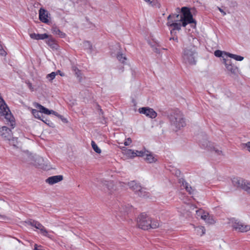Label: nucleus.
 Masks as SVG:
<instances>
[{
	"instance_id": "f257e3e1",
	"label": "nucleus",
	"mask_w": 250,
	"mask_h": 250,
	"mask_svg": "<svg viewBox=\"0 0 250 250\" xmlns=\"http://www.w3.org/2000/svg\"><path fill=\"white\" fill-rule=\"evenodd\" d=\"M181 12V14H170L167 18V24L172 28L170 31L171 34L175 30H180L182 25L185 27L188 23L195 22L191 13L187 7H183Z\"/></svg>"
},
{
	"instance_id": "f03ea898",
	"label": "nucleus",
	"mask_w": 250,
	"mask_h": 250,
	"mask_svg": "<svg viewBox=\"0 0 250 250\" xmlns=\"http://www.w3.org/2000/svg\"><path fill=\"white\" fill-rule=\"evenodd\" d=\"M197 54L194 46H190L184 48L182 54L184 62L188 64L194 65L196 62Z\"/></svg>"
},
{
	"instance_id": "7ed1b4c3",
	"label": "nucleus",
	"mask_w": 250,
	"mask_h": 250,
	"mask_svg": "<svg viewBox=\"0 0 250 250\" xmlns=\"http://www.w3.org/2000/svg\"><path fill=\"white\" fill-rule=\"evenodd\" d=\"M169 119L173 129L177 130L186 125L184 116L180 112H173L169 116Z\"/></svg>"
},
{
	"instance_id": "20e7f679",
	"label": "nucleus",
	"mask_w": 250,
	"mask_h": 250,
	"mask_svg": "<svg viewBox=\"0 0 250 250\" xmlns=\"http://www.w3.org/2000/svg\"><path fill=\"white\" fill-rule=\"evenodd\" d=\"M229 223L232 229L238 232L245 233L250 230V225L242 221L233 218L230 220Z\"/></svg>"
},
{
	"instance_id": "39448f33",
	"label": "nucleus",
	"mask_w": 250,
	"mask_h": 250,
	"mask_svg": "<svg viewBox=\"0 0 250 250\" xmlns=\"http://www.w3.org/2000/svg\"><path fill=\"white\" fill-rule=\"evenodd\" d=\"M34 106L37 108L39 110L36 109H32V113L34 117L37 119L43 121V120L42 119L40 112L44 113L46 115H50L52 114L56 116H59V114L56 112L52 110H49L48 109L38 103L34 104Z\"/></svg>"
},
{
	"instance_id": "423d86ee",
	"label": "nucleus",
	"mask_w": 250,
	"mask_h": 250,
	"mask_svg": "<svg viewBox=\"0 0 250 250\" xmlns=\"http://www.w3.org/2000/svg\"><path fill=\"white\" fill-rule=\"evenodd\" d=\"M138 226L145 230L150 229L151 218L146 214H142L140 215L137 220Z\"/></svg>"
},
{
	"instance_id": "0eeeda50",
	"label": "nucleus",
	"mask_w": 250,
	"mask_h": 250,
	"mask_svg": "<svg viewBox=\"0 0 250 250\" xmlns=\"http://www.w3.org/2000/svg\"><path fill=\"white\" fill-rule=\"evenodd\" d=\"M223 63L224 64L227 70L230 75L238 76L237 72L238 71V67L234 65L231 60L223 59Z\"/></svg>"
},
{
	"instance_id": "6e6552de",
	"label": "nucleus",
	"mask_w": 250,
	"mask_h": 250,
	"mask_svg": "<svg viewBox=\"0 0 250 250\" xmlns=\"http://www.w3.org/2000/svg\"><path fill=\"white\" fill-rule=\"evenodd\" d=\"M232 183L234 186L241 188L246 191V189L250 182L240 177H234L232 179Z\"/></svg>"
},
{
	"instance_id": "1a4fd4ad",
	"label": "nucleus",
	"mask_w": 250,
	"mask_h": 250,
	"mask_svg": "<svg viewBox=\"0 0 250 250\" xmlns=\"http://www.w3.org/2000/svg\"><path fill=\"white\" fill-rule=\"evenodd\" d=\"M139 154L141 155L140 157H144V160L148 163H155L157 161L155 156L146 149L141 150Z\"/></svg>"
},
{
	"instance_id": "9d476101",
	"label": "nucleus",
	"mask_w": 250,
	"mask_h": 250,
	"mask_svg": "<svg viewBox=\"0 0 250 250\" xmlns=\"http://www.w3.org/2000/svg\"><path fill=\"white\" fill-rule=\"evenodd\" d=\"M202 145L205 148H207L211 151H214V152L218 155L222 154L221 147L215 145L213 143L208 140L204 141L202 143Z\"/></svg>"
},
{
	"instance_id": "9b49d317",
	"label": "nucleus",
	"mask_w": 250,
	"mask_h": 250,
	"mask_svg": "<svg viewBox=\"0 0 250 250\" xmlns=\"http://www.w3.org/2000/svg\"><path fill=\"white\" fill-rule=\"evenodd\" d=\"M139 111L141 114H145L146 116L153 119L157 116V113L152 109L148 107H141L139 109Z\"/></svg>"
},
{
	"instance_id": "f8f14e48",
	"label": "nucleus",
	"mask_w": 250,
	"mask_h": 250,
	"mask_svg": "<svg viewBox=\"0 0 250 250\" xmlns=\"http://www.w3.org/2000/svg\"><path fill=\"white\" fill-rule=\"evenodd\" d=\"M0 135L5 140H10L12 136V132L10 129L6 126H3L1 128Z\"/></svg>"
},
{
	"instance_id": "ddd939ff",
	"label": "nucleus",
	"mask_w": 250,
	"mask_h": 250,
	"mask_svg": "<svg viewBox=\"0 0 250 250\" xmlns=\"http://www.w3.org/2000/svg\"><path fill=\"white\" fill-rule=\"evenodd\" d=\"M62 180L63 176L62 175H59L49 177L46 179L45 181L49 185H53L62 181Z\"/></svg>"
},
{
	"instance_id": "4468645a",
	"label": "nucleus",
	"mask_w": 250,
	"mask_h": 250,
	"mask_svg": "<svg viewBox=\"0 0 250 250\" xmlns=\"http://www.w3.org/2000/svg\"><path fill=\"white\" fill-rule=\"evenodd\" d=\"M48 13L43 8H41L39 10V19L44 23H47L49 21L48 20Z\"/></svg>"
},
{
	"instance_id": "2eb2a0df",
	"label": "nucleus",
	"mask_w": 250,
	"mask_h": 250,
	"mask_svg": "<svg viewBox=\"0 0 250 250\" xmlns=\"http://www.w3.org/2000/svg\"><path fill=\"white\" fill-rule=\"evenodd\" d=\"M36 156L33 155L28 151H25L22 154V157L23 160L29 163L32 164L34 162V159Z\"/></svg>"
},
{
	"instance_id": "dca6fc26",
	"label": "nucleus",
	"mask_w": 250,
	"mask_h": 250,
	"mask_svg": "<svg viewBox=\"0 0 250 250\" xmlns=\"http://www.w3.org/2000/svg\"><path fill=\"white\" fill-rule=\"evenodd\" d=\"M140 152H141V150H136L135 151L132 149H126L125 150L124 154L129 158H133L136 156L140 157L141 155L139 154Z\"/></svg>"
},
{
	"instance_id": "f3484780",
	"label": "nucleus",
	"mask_w": 250,
	"mask_h": 250,
	"mask_svg": "<svg viewBox=\"0 0 250 250\" xmlns=\"http://www.w3.org/2000/svg\"><path fill=\"white\" fill-rule=\"evenodd\" d=\"M202 219L204 220L207 224L212 225L215 223V220L212 215H209L208 212L202 216Z\"/></svg>"
},
{
	"instance_id": "a211bd4d",
	"label": "nucleus",
	"mask_w": 250,
	"mask_h": 250,
	"mask_svg": "<svg viewBox=\"0 0 250 250\" xmlns=\"http://www.w3.org/2000/svg\"><path fill=\"white\" fill-rule=\"evenodd\" d=\"M30 37L32 39L39 40L47 39L48 38V35L45 33L42 34L31 33L30 34Z\"/></svg>"
},
{
	"instance_id": "6ab92c4d",
	"label": "nucleus",
	"mask_w": 250,
	"mask_h": 250,
	"mask_svg": "<svg viewBox=\"0 0 250 250\" xmlns=\"http://www.w3.org/2000/svg\"><path fill=\"white\" fill-rule=\"evenodd\" d=\"M128 185L129 188L136 193L138 190L141 189V186L134 181H131L130 182H129Z\"/></svg>"
},
{
	"instance_id": "aec40b11",
	"label": "nucleus",
	"mask_w": 250,
	"mask_h": 250,
	"mask_svg": "<svg viewBox=\"0 0 250 250\" xmlns=\"http://www.w3.org/2000/svg\"><path fill=\"white\" fill-rule=\"evenodd\" d=\"M136 193L138 194L139 196L142 197H149V193L146 191V189L142 188L141 187V189L138 190Z\"/></svg>"
},
{
	"instance_id": "412c9836",
	"label": "nucleus",
	"mask_w": 250,
	"mask_h": 250,
	"mask_svg": "<svg viewBox=\"0 0 250 250\" xmlns=\"http://www.w3.org/2000/svg\"><path fill=\"white\" fill-rule=\"evenodd\" d=\"M43 159L40 156H36L33 165L36 166H42L43 165Z\"/></svg>"
},
{
	"instance_id": "4be33fe9",
	"label": "nucleus",
	"mask_w": 250,
	"mask_h": 250,
	"mask_svg": "<svg viewBox=\"0 0 250 250\" xmlns=\"http://www.w3.org/2000/svg\"><path fill=\"white\" fill-rule=\"evenodd\" d=\"M37 228L36 229H39L40 230V232L44 236H48V233L47 230L45 229V228L41 224H37Z\"/></svg>"
},
{
	"instance_id": "5701e85b",
	"label": "nucleus",
	"mask_w": 250,
	"mask_h": 250,
	"mask_svg": "<svg viewBox=\"0 0 250 250\" xmlns=\"http://www.w3.org/2000/svg\"><path fill=\"white\" fill-rule=\"evenodd\" d=\"M227 56H228L231 58H232L237 61H242L244 60L243 57H242L241 56H239V55H237L236 54H231L230 53L227 54Z\"/></svg>"
},
{
	"instance_id": "b1692460",
	"label": "nucleus",
	"mask_w": 250,
	"mask_h": 250,
	"mask_svg": "<svg viewBox=\"0 0 250 250\" xmlns=\"http://www.w3.org/2000/svg\"><path fill=\"white\" fill-rule=\"evenodd\" d=\"M197 233L198 235L202 236L205 233L206 229L203 226L197 227L196 228Z\"/></svg>"
},
{
	"instance_id": "393cba45",
	"label": "nucleus",
	"mask_w": 250,
	"mask_h": 250,
	"mask_svg": "<svg viewBox=\"0 0 250 250\" xmlns=\"http://www.w3.org/2000/svg\"><path fill=\"white\" fill-rule=\"evenodd\" d=\"M91 146L93 150L97 153L100 154L101 153V149L98 146L94 141L91 142Z\"/></svg>"
},
{
	"instance_id": "a878e982",
	"label": "nucleus",
	"mask_w": 250,
	"mask_h": 250,
	"mask_svg": "<svg viewBox=\"0 0 250 250\" xmlns=\"http://www.w3.org/2000/svg\"><path fill=\"white\" fill-rule=\"evenodd\" d=\"M84 46L86 49L87 50L88 52L91 53L92 51V46L91 43L89 42H85L83 43Z\"/></svg>"
},
{
	"instance_id": "bb28decb",
	"label": "nucleus",
	"mask_w": 250,
	"mask_h": 250,
	"mask_svg": "<svg viewBox=\"0 0 250 250\" xmlns=\"http://www.w3.org/2000/svg\"><path fill=\"white\" fill-rule=\"evenodd\" d=\"M228 53V52L222 51L219 50H217L214 52L215 56L217 57H223V55L227 56V54Z\"/></svg>"
},
{
	"instance_id": "cd10ccee",
	"label": "nucleus",
	"mask_w": 250,
	"mask_h": 250,
	"mask_svg": "<svg viewBox=\"0 0 250 250\" xmlns=\"http://www.w3.org/2000/svg\"><path fill=\"white\" fill-rule=\"evenodd\" d=\"M183 188H185L186 190L188 191L189 193H191L192 190V188L190 186H189L187 182H183Z\"/></svg>"
},
{
	"instance_id": "c85d7f7f",
	"label": "nucleus",
	"mask_w": 250,
	"mask_h": 250,
	"mask_svg": "<svg viewBox=\"0 0 250 250\" xmlns=\"http://www.w3.org/2000/svg\"><path fill=\"white\" fill-rule=\"evenodd\" d=\"M101 184L108 189H110V187H111L113 186V184L109 181H102Z\"/></svg>"
},
{
	"instance_id": "c756f323",
	"label": "nucleus",
	"mask_w": 250,
	"mask_h": 250,
	"mask_svg": "<svg viewBox=\"0 0 250 250\" xmlns=\"http://www.w3.org/2000/svg\"><path fill=\"white\" fill-rule=\"evenodd\" d=\"M57 75V73L53 72L46 76V78L50 81L51 82L53 79H55L56 76Z\"/></svg>"
},
{
	"instance_id": "7c9ffc66",
	"label": "nucleus",
	"mask_w": 250,
	"mask_h": 250,
	"mask_svg": "<svg viewBox=\"0 0 250 250\" xmlns=\"http://www.w3.org/2000/svg\"><path fill=\"white\" fill-rule=\"evenodd\" d=\"M117 57L118 60L122 63H124L126 60V57L123 54H118Z\"/></svg>"
},
{
	"instance_id": "2f4dec72",
	"label": "nucleus",
	"mask_w": 250,
	"mask_h": 250,
	"mask_svg": "<svg viewBox=\"0 0 250 250\" xmlns=\"http://www.w3.org/2000/svg\"><path fill=\"white\" fill-rule=\"evenodd\" d=\"M129 207L123 206L120 208V211L121 213H125L129 211Z\"/></svg>"
},
{
	"instance_id": "473e14b6",
	"label": "nucleus",
	"mask_w": 250,
	"mask_h": 250,
	"mask_svg": "<svg viewBox=\"0 0 250 250\" xmlns=\"http://www.w3.org/2000/svg\"><path fill=\"white\" fill-rule=\"evenodd\" d=\"M159 226V223L157 221L152 222L151 220L150 229H156Z\"/></svg>"
},
{
	"instance_id": "72a5a7b5",
	"label": "nucleus",
	"mask_w": 250,
	"mask_h": 250,
	"mask_svg": "<svg viewBox=\"0 0 250 250\" xmlns=\"http://www.w3.org/2000/svg\"><path fill=\"white\" fill-rule=\"evenodd\" d=\"M207 212H205L202 209H199L196 210V215L197 217H200L202 219V216L205 215V213Z\"/></svg>"
},
{
	"instance_id": "f704fd0d",
	"label": "nucleus",
	"mask_w": 250,
	"mask_h": 250,
	"mask_svg": "<svg viewBox=\"0 0 250 250\" xmlns=\"http://www.w3.org/2000/svg\"><path fill=\"white\" fill-rule=\"evenodd\" d=\"M27 223L28 224V225H30L32 226H33L35 228H37V227L38 226H37V224H39L40 223L37 222V221H29L28 222H27Z\"/></svg>"
},
{
	"instance_id": "c9c22d12",
	"label": "nucleus",
	"mask_w": 250,
	"mask_h": 250,
	"mask_svg": "<svg viewBox=\"0 0 250 250\" xmlns=\"http://www.w3.org/2000/svg\"><path fill=\"white\" fill-rule=\"evenodd\" d=\"M9 141L10 142V144L14 146H16L17 144H18L17 138H13L12 139L10 138V140Z\"/></svg>"
},
{
	"instance_id": "e433bc0d",
	"label": "nucleus",
	"mask_w": 250,
	"mask_h": 250,
	"mask_svg": "<svg viewBox=\"0 0 250 250\" xmlns=\"http://www.w3.org/2000/svg\"><path fill=\"white\" fill-rule=\"evenodd\" d=\"M243 146L244 148H246L249 152H250V142L243 144Z\"/></svg>"
},
{
	"instance_id": "4c0bfd02",
	"label": "nucleus",
	"mask_w": 250,
	"mask_h": 250,
	"mask_svg": "<svg viewBox=\"0 0 250 250\" xmlns=\"http://www.w3.org/2000/svg\"><path fill=\"white\" fill-rule=\"evenodd\" d=\"M0 55L2 56H5L6 55V51L3 48L2 46L0 44Z\"/></svg>"
},
{
	"instance_id": "58836bf2",
	"label": "nucleus",
	"mask_w": 250,
	"mask_h": 250,
	"mask_svg": "<svg viewBox=\"0 0 250 250\" xmlns=\"http://www.w3.org/2000/svg\"><path fill=\"white\" fill-rule=\"evenodd\" d=\"M7 205L8 203L6 201L0 198V208L6 206Z\"/></svg>"
},
{
	"instance_id": "ea45409f",
	"label": "nucleus",
	"mask_w": 250,
	"mask_h": 250,
	"mask_svg": "<svg viewBox=\"0 0 250 250\" xmlns=\"http://www.w3.org/2000/svg\"><path fill=\"white\" fill-rule=\"evenodd\" d=\"M132 143V140L130 138H128L127 139H126L125 142H124V145L126 146H129L131 144V143Z\"/></svg>"
},
{
	"instance_id": "a19ab883",
	"label": "nucleus",
	"mask_w": 250,
	"mask_h": 250,
	"mask_svg": "<svg viewBox=\"0 0 250 250\" xmlns=\"http://www.w3.org/2000/svg\"><path fill=\"white\" fill-rule=\"evenodd\" d=\"M56 73H57V74H59L61 76H64V74L62 73L60 70H58Z\"/></svg>"
},
{
	"instance_id": "79ce46f5",
	"label": "nucleus",
	"mask_w": 250,
	"mask_h": 250,
	"mask_svg": "<svg viewBox=\"0 0 250 250\" xmlns=\"http://www.w3.org/2000/svg\"><path fill=\"white\" fill-rule=\"evenodd\" d=\"M218 10L222 13L223 16H225L226 15V12L223 11L221 8L218 7Z\"/></svg>"
},
{
	"instance_id": "37998d69",
	"label": "nucleus",
	"mask_w": 250,
	"mask_h": 250,
	"mask_svg": "<svg viewBox=\"0 0 250 250\" xmlns=\"http://www.w3.org/2000/svg\"><path fill=\"white\" fill-rule=\"evenodd\" d=\"M246 192L250 194V184L248 185V187L246 189Z\"/></svg>"
},
{
	"instance_id": "c03bdc74",
	"label": "nucleus",
	"mask_w": 250,
	"mask_h": 250,
	"mask_svg": "<svg viewBox=\"0 0 250 250\" xmlns=\"http://www.w3.org/2000/svg\"><path fill=\"white\" fill-rule=\"evenodd\" d=\"M174 40L176 42H178V38H170V40Z\"/></svg>"
},
{
	"instance_id": "a18cd8bd",
	"label": "nucleus",
	"mask_w": 250,
	"mask_h": 250,
	"mask_svg": "<svg viewBox=\"0 0 250 250\" xmlns=\"http://www.w3.org/2000/svg\"><path fill=\"white\" fill-rule=\"evenodd\" d=\"M28 87H29V88L30 89L33 90V88H32V84H31V83H29L28 84Z\"/></svg>"
},
{
	"instance_id": "49530a36",
	"label": "nucleus",
	"mask_w": 250,
	"mask_h": 250,
	"mask_svg": "<svg viewBox=\"0 0 250 250\" xmlns=\"http://www.w3.org/2000/svg\"><path fill=\"white\" fill-rule=\"evenodd\" d=\"M58 117H60V118H61V119H62V121H66V119H64V120H63V119H62V116H61V115H59V116H58Z\"/></svg>"
},
{
	"instance_id": "de8ad7c7",
	"label": "nucleus",
	"mask_w": 250,
	"mask_h": 250,
	"mask_svg": "<svg viewBox=\"0 0 250 250\" xmlns=\"http://www.w3.org/2000/svg\"><path fill=\"white\" fill-rule=\"evenodd\" d=\"M58 31L59 33H60L61 34V36H62L63 35V34H62V32H61L60 30H58Z\"/></svg>"
},
{
	"instance_id": "09e8293b",
	"label": "nucleus",
	"mask_w": 250,
	"mask_h": 250,
	"mask_svg": "<svg viewBox=\"0 0 250 250\" xmlns=\"http://www.w3.org/2000/svg\"><path fill=\"white\" fill-rule=\"evenodd\" d=\"M104 189V190H105V191L106 190V189H105L104 188V189Z\"/></svg>"
}]
</instances>
